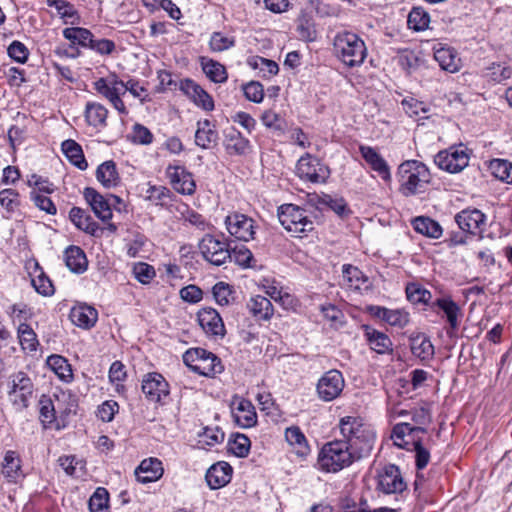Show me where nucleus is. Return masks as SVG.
<instances>
[{"label":"nucleus","instance_id":"nucleus-34","mask_svg":"<svg viewBox=\"0 0 512 512\" xmlns=\"http://www.w3.org/2000/svg\"><path fill=\"white\" fill-rule=\"evenodd\" d=\"M470 161V150L463 144L450 147V173L461 172Z\"/></svg>","mask_w":512,"mask_h":512},{"label":"nucleus","instance_id":"nucleus-9","mask_svg":"<svg viewBox=\"0 0 512 512\" xmlns=\"http://www.w3.org/2000/svg\"><path fill=\"white\" fill-rule=\"evenodd\" d=\"M94 86L96 91L107 98L120 114L128 113L121 99V96L126 94V88L124 82L119 80L116 75L100 78L94 83Z\"/></svg>","mask_w":512,"mask_h":512},{"label":"nucleus","instance_id":"nucleus-2","mask_svg":"<svg viewBox=\"0 0 512 512\" xmlns=\"http://www.w3.org/2000/svg\"><path fill=\"white\" fill-rule=\"evenodd\" d=\"M333 51L335 56L349 67L361 65L367 55L364 41L349 31H341L334 36Z\"/></svg>","mask_w":512,"mask_h":512},{"label":"nucleus","instance_id":"nucleus-64","mask_svg":"<svg viewBox=\"0 0 512 512\" xmlns=\"http://www.w3.org/2000/svg\"><path fill=\"white\" fill-rule=\"evenodd\" d=\"M40 418L43 423H52L56 418V408L50 398L40 400Z\"/></svg>","mask_w":512,"mask_h":512},{"label":"nucleus","instance_id":"nucleus-26","mask_svg":"<svg viewBox=\"0 0 512 512\" xmlns=\"http://www.w3.org/2000/svg\"><path fill=\"white\" fill-rule=\"evenodd\" d=\"M49 13L52 17L60 18L64 24L75 25L80 23V16L71 2H48Z\"/></svg>","mask_w":512,"mask_h":512},{"label":"nucleus","instance_id":"nucleus-40","mask_svg":"<svg viewBox=\"0 0 512 512\" xmlns=\"http://www.w3.org/2000/svg\"><path fill=\"white\" fill-rule=\"evenodd\" d=\"M108 110L99 103L88 102L85 107V118L94 127L106 124Z\"/></svg>","mask_w":512,"mask_h":512},{"label":"nucleus","instance_id":"nucleus-32","mask_svg":"<svg viewBox=\"0 0 512 512\" xmlns=\"http://www.w3.org/2000/svg\"><path fill=\"white\" fill-rule=\"evenodd\" d=\"M285 439L290 446L294 447L297 455L303 457L309 453L310 449L306 437L299 427L291 426L286 428Z\"/></svg>","mask_w":512,"mask_h":512},{"label":"nucleus","instance_id":"nucleus-7","mask_svg":"<svg viewBox=\"0 0 512 512\" xmlns=\"http://www.w3.org/2000/svg\"><path fill=\"white\" fill-rule=\"evenodd\" d=\"M183 362L192 371L211 377L223 371L220 359L202 348H192L183 354Z\"/></svg>","mask_w":512,"mask_h":512},{"label":"nucleus","instance_id":"nucleus-20","mask_svg":"<svg viewBox=\"0 0 512 512\" xmlns=\"http://www.w3.org/2000/svg\"><path fill=\"white\" fill-rule=\"evenodd\" d=\"M162 462L157 458H148L141 461L135 469V476L138 482L146 484L159 480L163 475Z\"/></svg>","mask_w":512,"mask_h":512},{"label":"nucleus","instance_id":"nucleus-11","mask_svg":"<svg viewBox=\"0 0 512 512\" xmlns=\"http://www.w3.org/2000/svg\"><path fill=\"white\" fill-rule=\"evenodd\" d=\"M224 223L228 233L237 240L248 242L255 238V221L245 214L233 212L226 216Z\"/></svg>","mask_w":512,"mask_h":512},{"label":"nucleus","instance_id":"nucleus-60","mask_svg":"<svg viewBox=\"0 0 512 512\" xmlns=\"http://www.w3.org/2000/svg\"><path fill=\"white\" fill-rule=\"evenodd\" d=\"M212 292H213L215 301L219 305L225 306V305L229 304L232 291L228 284H226L224 282H218L214 285Z\"/></svg>","mask_w":512,"mask_h":512},{"label":"nucleus","instance_id":"nucleus-37","mask_svg":"<svg viewBox=\"0 0 512 512\" xmlns=\"http://www.w3.org/2000/svg\"><path fill=\"white\" fill-rule=\"evenodd\" d=\"M490 173L499 181L512 184V162L506 159H492L489 162Z\"/></svg>","mask_w":512,"mask_h":512},{"label":"nucleus","instance_id":"nucleus-51","mask_svg":"<svg viewBox=\"0 0 512 512\" xmlns=\"http://www.w3.org/2000/svg\"><path fill=\"white\" fill-rule=\"evenodd\" d=\"M406 295L413 304H426L431 298V293L416 283L407 285Z\"/></svg>","mask_w":512,"mask_h":512},{"label":"nucleus","instance_id":"nucleus-28","mask_svg":"<svg viewBox=\"0 0 512 512\" xmlns=\"http://www.w3.org/2000/svg\"><path fill=\"white\" fill-rule=\"evenodd\" d=\"M67 268L73 273H83L87 269V259L84 251L77 246H69L64 252Z\"/></svg>","mask_w":512,"mask_h":512},{"label":"nucleus","instance_id":"nucleus-57","mask_svg":"<svg viewBox=\"0 0 512 512\" xmlns=\"http://www.w3.org/2000/svg\"><path fill=\"white\" fill-rule=\"evenodd\" d=\"M245 97L254 103H260L264 98L263 85L256 81H251L243 87Z\"/></svg>","mask_w":512,"mask_h":512},{"label":"nucleus","instance_id":"nucleus-19","mask_svg":"<svg viewBox=\"0 0 512 512\" xmlns=\"http://www.w3.org/2000/svg\"><path fill=\"white\" fill-rule=\"evenodd\" d=\"M180 89L198 107L205 111H212L214 109L213 98L195 81L191 79L182 80Z\"/></svg>","mask_w":512,"mask_h":512},{"label":"nucleus","instance_id":"nucleus-56","mask_svg":"<svg viewBox=\"0 0 512 512\" xmlns=\"http://www.w3.org/2000/svg\"><path fill=\"white\" fill-rule=\"evenodd\" d=\"M133 274L135 278L142 284H149L156 276L154 267L144 262H138L134 264Z\"/></svg>","mask_w":512,"mask_h":512},{"label":"nucleus","instance_id":"nucleus-1","mask_svg":"<svg viewBox=\"0 0 512 512\" xmlns=\"http://www.w3.org/2000/svg\"><path fill=\"white\" fill-rule=\"evenodd\" d=\"M339 429L343 440L357 459L370 454L373 449L376 435L372 427L359 417L345 416L339 421Z\"/></svg>","mask_w":512,"mask_h":512},{"label":"nucleus","instance_id":"nucleus-41","mask_svg":"<svg viewBox=\"0 0 512 512\" xmlns=\"http://www.w3.org/2000/svg\"><path fill=\"white\" fill-rule=\"evenodd\" d=\"M63 36L72 44L88 48L92 41L93 34L86 28L70 27L63 30Z\"/></svg>","mask_w":512,"mask_h":512},{"label":"nucleus","instance_id":"nucleus-13","mask_svg":"<svg viewBox=\"0 0 512 512\" xmlns=\"http://www.w3.org/2000/svg\"><path fill=\"white\" fill-rule=\"evenodd\" d=\"M344 386L342 373L336 369H331L318 380L316 388L319 398L328 402L336 399L343 391Z\"/></svg>","mask_w":512,"mask_h":512},{"label":"nucleus","instance_id":"nucleus-36","mask_svg":"<svg viewBox=\"0 0 512 512\" xmlns=\"http://www.w3.org/2000/svg\"><path fill=\"white\" fill-rule=\"evenodd\" d=\"M225 147L228 153L242 155L249 150V140L244 138L242 134L232 129L226 134Z\"/></svg>","mask_w":512,"mask_h":512},{"label":"nucleus","instance_id":"nucleus-45","mask_svg":"<svg viewBox=\"0 0 512 512\" xmlns=\"http://www.w3.org/2000/svg\"><path fill=\"white\" fill-rule=\"evenodd\" d=\"M20 473V460L14 451H8L5 454L2 464V474L10 482H15Z\"/></svg>","mask_w":512,"mask_h":512},{"label":"nucleus","instance_id":"nucleus-63","mask_svg":"<svg viewBox=\"0 0 512 512\" xmlns=\"http://www.w3.org/2000/svg\"><path fill=\"white\" fill-rule=\"evenodd\" d=\"M403 110L410 117H418L421 113L425 114L428 110L423 102H420L414 98L404 99L402 101Z\"/></svg>","mask_w":512,"mask_h":512},{"label":"nucleus","instance_id":"nucleus-31","mask_svg":"<svg viewBox=\"0 0 512 512\" xmlns=\"http://www.w3.org/2000/svg\"><path fill=\"white\" fill-rule=\"evenodd\" d=\"M195 133V143L203 149H209L217 142L218 133L213 129L209 120L199 121Z\"/></svg>","mask_w":512,"mask_h":512},{"label":"nucleus","instance_id":"nucleus-39","mask_svg":"<svg viewBox=\"0 0 512 512\" xmlns=\"http://www.w3.org/2000/svg\"><path fill=\"white\" fill-rule=\"evenodd\" d=\"M410 347L413 355L427 360L434 354V348L431 341L423 334H418L410 338Z\"/></svg>","mask_w":512,"mask_h":512},{"label":"nucleus","instance_id":"nucleus-42","mask_svg":"<svg viewBox=\"0 0 512 512\" xmlns=\"http://www.w3.org/2000/svg\"><path fill=\"white\" fill-rule=\"evenodd\" d=\"M31 380L23 373H18L12 380V389L10 394H15L22 402H25L27 397L32 395Z\"/></svg>","mask_w":512,"mask_h":512},{"label":"nucleus","instance_id":"nucleus-21","mask_svg":"<svg viewBox=\"0 0 512 512\" xmlns=\"http://www.w3.org/2000/svg\"><path fill=\"white\" fill-rule=\"evenodd\" d=\"M371 315L380 318L391 326L403 328L409 323V314L402 309H388L381 306H370Z\"/></svg>","mask_w":512,"mask_h":512},{"label":"nucleus","instance_id":"nucleus-50","mask_svg":"<svg viewBox=\"0 0 512 512\" xmlns=\"http://www.w3.org/2000/svg\"><path fill=\"white\" fill-rule=\"evenodd\" d=\"M260 120L266 128L274 132L282 134L285 130V120L273 110L264 111Z\"/></svg>","mask_w":512,"mask_h":512},{"label":"nucleus","instance_id":"nucleus-23","mask_svg":"<svg viewBox=\"0 0 512 512\" xmlns=\"http://www.w3.org/2000/svg\"><path fill=\"white\" fill-rule=\"evenodd\" d=\"M232 467L226 462L213 464L206 473V481L211 489H219L231 480Z\"/></svg>","mask_w":512,"mask_h":512},{"label":"nucleus","instance_id":"nucleus-52","mask_svg":"<svg viewBox=\"0 0 512 512\" xmlns=\"http://www.w3.org/2000/svg\"><path fill=\"white\" fill-rule=\"evenodd\" d=\"M229 261H233L235 264L243 267H252V261L254 260L252 252L245 246L235 247L230 249Z\"/></svg>","mask_w":512,"mask_h":512},{"label":"nucleus","instance_id":"nucleus-25","mask_svg":"<svg viewBox=\"0 0 512 512\" xmlns=\"http://www.w3.org/2000/svg\"><path fill=\"white\" fill-rule=\"evenodd\" d=\"M360 152L365 161L383 180H390L391 175L389 167L386 161L374 148L369 146H360Z\"/></svg>","mask_w":512,"mask_h":512},{"label":"nucleus","instance_id":"nucleus-8","mask_svg":"<svg viewBox=\"0 0 512 512\" xmlns=\"http://www.w3.org/2000/svg\"><path fill=\"white\" fill-rule=\"evenodd\" d=\"M412 421L411 423H399L393 428L392 439L396 446L409 449L410 440H406V438H414V434L417 432H423V425L427 424L430 421V415L425 408L415 409L411 412Z\"/></svg>","mask_w":512,"mask_h":512},{"label":"nucleus","instance_id":"nucleus-58","mask_svg":"<svg viewBox=\"0 0 512 512\" xmlns=\"http://www.w3.org/2000/svg\"><path fill=\"white\" fill-rule=\"evenodd\" d=\"M31 200L34 204L42 211L48 214L55 215L57 212L56 206L52 200L46 195L40 194L39 192L32 191L30 193Z\"/></svg>","mask_w":512,"mask_h":512},{"label":"nucleus","instance_id":"nucleus-16","mask_svg":"<svg viewBox=\"0 0 512 512\" xmlns=\"http://www.w3.org/2000/svg\"><path fill=\"white\" fill-rule=\"evenodd\" d=\"M378 489L386 494L400 493L406 489V483L396 465L384 466L378 474Z\"/></svg>","mask_w":512,"mask_h":512},{"label":"nucleus","instance_id":"nucleus-44","mask_svg":"<svg viewBox=\"0 0 512 512\" xmlns=\"http://www.w3.org/2000/svg\"><path fill=\"white\" fill-rule=\"evenodd\" d=\"M367 340L371 348L379 354H385L392 350V342L387 335L376 330L366 332Z\"/></svg>","mask_w":512,"mask_h":512},{"label":"nucleus","instance_id":"nucleus-55","mask_svg":"<svg viewBox=\"0 0 512 512\" xmlns=\"http://www.w3.org/2000/svg\"><path fill=\"white\" fill-rule=\"evenodd\" d=\"M47 363L60 378L66 379L72 376L70 365L64 357L52 355L48 358Z\"/></svg>","mask_w":512,"mask_h":512},{"label":"nucleus","instance_id":"nucleus-24","mask_svg":"<svg viewBox=\"0 0 512 512\" xmlns=\"http://www.w3.org/2000/svg\"><path fill=\"white\" fill-rule=\"evenodd\" d=\"M70 319L78 327L89 329L97 322L98 312L92 306L78 305L71 309Z\"/></svg>","mask_w":512,"mask_h":512},{"label":"nucleus","instance_id":"nucleus-17","mask_svg":"<svg viewBox=\"0 0 512 512\" xmlns=\"http://www.w3.org/2000/svg\"><path fill=\"white\" fill-rule=\"evenodd\" d=\"M172 187L179 193L191 195L195 192V182L192 174L184 167L178 165H169L166 169Z\"/></svg>","mask_w":512,"mask_h":512},{"label":"nucleus","instance_id":"nucleus-10","mask_svg":"<svg viewBox=\"0 0 512 512\" xmlns=\"http://www.w3.org/2000/svg\"><path fill=\"white\" fill-rule=\"evenodd\" d=\"M203 258L215 266L224 265L230 258V248L226 241L206 234L199 243Z\"/></svg>","mask_w":512,"mask_h":512},{"label":"nucleus","instance_id":"nucleus-12","mask_svg":"<svg viewBox=\"0 0 512 512\" xmlns=\"http://www.w3.org/2000/svg\"><path fill=\"white\" fill-rule=\"evenodd\" d=\"M297 175L313 183H323L329 176V169L310 154L302 156L296 165Z\"/></svg>","mask_w":512,"mask_h":512},{"label":"nucleus","instance_id":"nucleus-43","mask_svg":"<svg viewBox=\"0 0 512 512\" xmlns=\"http://www.w3.org/2000/svg\"><path fill=\"white\" fill-rule=\"evenodd\" d=\"M307 10L308 9L303 10L301 16L299 17L297 31L299 33V37L302 40L306 42H313L317 38V31L311 17L308 15L310 12Z\"/></svg>","mask_w":512,"mask_h":512},{"label":"nucleus","instance_id":"nucleus-61","mask_svg":"<svg viewBox=\"0 0 512 512\" xmlns=\"http://www.w3.org/2000/svg\"><path fill=\"white\" fill-rule=\"evenodd\" d=\"M153 138H154L153 134L147 127H145L141 124H135L133 126V131H132L133 142H135L137 144H141V145H149L152 143Z\"/></svg>","mask_w":512,"mask_h":512},{"label":"nucleus","instance_id":"nucleus-59","mask_svg":"<svg viewBox=\"0 0 512 512\" xmlns=\"http://www.w3.org/2000/svg\"><path fill=\"white\" fill-rule=\"evenodd\" d=\"M8 55L18 63H25L29 56L27 47L20 41H13L8 47Z\"/></svg>","mask_w":512,"mask_h":512},{"label":"nucleus","instance_id":"nucleus-47","mask_svg":"<svg viewBox=\"0 0 512 512\" xmlns=\"http://www.w3.org/2000/svg\"><path fill=\"white\" fill-rule=\"evenodd\" d=\"M429 14L421 7H414L408 15V27L414 31H423L428 28Z\"/></svg>","mask_w":512,"mask_h":512},{"label":"nucleus","instance_id":"nucleus-4","mask_svg":"<svg viewBox=\"0 0 512 512\" xmlns=\"http://www.w3.org/2000/svg\"><path fill=\"white\" fill-rule=\"evenodd\" d=\"M357 458L344 440H334L323 446L318 456V465L325 472H338L352 464Z\"/></svg>","mask_w":512,"mask_h":512},{"label":"nucleus","instance_id":"nucleus-3","mask_svg":"<svg viewBox=\"0 0 512 512\" xmlns=\"http://www.w3.org/2000/svg\"><path fill=\"white\" fill-rule=\"evenodd\" d=\"M400 191L404 196H412L425 191L430 182V172L421 162L410 160L398 168Z\"/></svg>","mask_w":512,"mask_h":512},{"label":"nucleus","instance_id":"nucleus-35","mask_svg":"<svg viewBox=\"0 0 512 512\" xmlns=\"http://www.w3.org/2000/svg\"><path fill=\"white\" fill-rule=\"evenodd\" d=\"M62 151L69 161L80 170L87 168V162L84 158L81 146L74 140L68 139L62 143Z\"/></svg>","mask_w":512,"mask_h":512},{"label":"nucleus","instance_id":"nucleus-5","mask_svg":"<svg viewBox=\"0 0 512 512\" xmlns=\"http://www.w3.org/2000/svg\"><path fill=\"white\" fill-rule=\"evenodd\" d=\"M278 218L284 229L296 237L314 229L311 213L294 204L281 205L278 208Z\"/></svg>","mask_w":512,"mask_h":512},{"label":"nucleus","instance_id":"nucleus-14","mask_svg":"<svg viewBox=\"0 0 512 512\" xmlns=\"http://www.w3.org/2000/svg\"><path fill=\"white\" fill-rule=\"evenodd\" d=\"M230 409L235 423L242 428H251L257 423V414L251 401L233 395L230 400Z\"/></svg>","mask_w":512,"mask_h":512},{"label":"nucleus","instance_id":"nucleus-15","mask_svg":"<svg viewBox=\"0 0 512 512\" xmlns=\"http://www.w3.org/2000/svg\"><path fill=\"white\" fill-rule=\"evenodd\" d=\"M142 392L149 401L161 403L170 393L169 384L161 374L147 373L142 379Z\"/></svg>","mask_w":512,"mask_h":512},{"label":"nucleus","instance_id":"nucleus-54","mask_svg":"<svg viewBox=\"0 0 512 512\" xmlns=\"http://www.w3.org/2000/svg\"><path fill=\"white\" fill-rule=\"evenodd\" d=\"M108 492L105 488H98L89 500V509L91 512H107L108 510Z\"/></svg>","mask_w":512,"mask_h":512},{"label":"nucleus","instance_id":"nucleus-38","mask_svg":"<svg viewBox=\"0 0 512 512\" xmlns=\"http://www.w3.org/2000/svg\"><path fill=\"white\" fill-rule=\"evenodd\" d=\"M412 226L416 232L431 238H439L443 232L438 222L424 216L415 218L412 221Z\"/></svg>","mask_w":512,"mask_h":512},{"label":"nucleus","instance_id":"nucleus-27","mask_svg":"<svg viewBox=\"0 0 512 512\" xmlns=\"http://www.w3.org/2000/svg\"><path fill=\"white\" fill-rule=\"evenodd\" d=\"M247 308L257 320H270L274 314L270 299L261 295L252 297L247 303Z\"/></svg>","mask_w":512,"mask_h":512},{"label":"nucleus","instance_id":"nucleus-22","mask_svg":"<svg viewBox=\"0 0 512 512\" xmlns=\"http://www.w3.org/2000/svg\"><path fill=\"white\" fill-rule=\"evenodd\" d=\"M84 197L91 206L94 214L103 222H108L112 218V210L107 199L98 193L94 188H86Z\"/></svg>","mask_w":512,"mask_h":512},{"label":"nucleus","instance_id":"nucleus-6","mask_svg":"<svg viewBox=\"0 0 512 512\" xmlns=\"http://www.w3.org/2000/svg\"><path fill=\"white\" fill-rule=\"evenodd\" d=\"M461 234L450 235V244L466 243L470 236L481 235L486 225V215L478 209H464L455 216Z\"/></svg>","mask_w":512,"mask_h":512},{"label":"nucleus","instance_id":"nucleus-18","mask_svg":"<svg viewBox=\"0 0 512 512\" xmlns=\"http://www.w3.org/2000/svg\"><path fill=\"white\" fill-rule=\"evenodd\" d=\"M197 320L207 335L224 337L225 326L220 314L211 307L202 308L197 314Z\"/></svg>","mask_w":512,"mask_h":512},{"label":"nucleus","instance_id":"nucleus-53","mask_svg":"<svg viewBox=\"0 0 512 512\" xmlns=\"http://www.w3.org/2000/svg\"><path fill=\"white\" fill-rule=\"evenodd\" d=\"M235 45V38L232 36H226L221 32L212 33L209 41L210 49L213 52H223L230 49Z\"/></svg>","mask_w":512,"mask_h":512},{"label":"nucleus","instance_id":"nucleus-33","mask_svg":"<svg viewBox=\"0 0 512 512\" xmlns=\"http://www.w3.org/2000/svg\"><path fill=\"white\" fill-rule=\"evenodd\" d=\"M96 177L104 187H115L120 182V177L113 161H106L99 165L96 171Z\"/></svg>","mask_w":512,"mask_h":512},{"label":"nucleus","instance_id":"nucleus-30","mask_svg":"<svg viewBox=\"0 0 512 512\" xmlns=\"http://www.w3.org/2000/svg\"><path fill=\"white\" fill-rule=\"evenodd\" d=\"M343 279L347 286L354 290H366L370 286L369 279L360 269L352 265L343 266Z\"/></svg>","mask_w":512,"mask_h":512},{"label":"nucleus","instance_id":"nucleus-46","mask_svg":"<svg viewBox=\"0 0 512 512\" xmlns=\"http://www.w3.org/2000/svg\"><path fill=\"white\" fill-rule=\"evenodd\" d=\"M202 69L206 76L215 83H223L227 80L225 67L214 60L202 62Z\"/></svg>","mask_w":512,"mask_h":512},{"label":"nucleus","instance_id":"nucleus-62","mask_svg":"<svg viewBox=\"0 0 512 512\" xmlns=\"http://www.w3.org/2000/svg\"><path fill=\"white\" fill-rule=\"evenodd\" d=\"M32 285L35 290L44 296H49L54 293V287L51 280L41 272L36 278L32 279Z\"/></svg>","mask_w":512,"mask_h":512},{"label":"nucleus","instance_id":"nucleus-48","mask_svg":"<svg viewBox=\"0 0 512 512\" xmlns=\"http://www.w3.org/2000/svg\"><path fill=\"white\" fill-rule=\"evenodd\" d=\"M19 343L23 350L34 351L38 345L36 333L26 323H20L18 327Z\"/></svg>","mask_w":512,"mask_h":512},{"label":"nucleus","instance_id":"nucleus-29","mask_svg":"<svg viewBox=\"0 0 512 512\" xmlns=\"http://www.w3.org/2000/svg\"><path fill=\"white\" fill-rule=\"evenodd\" d=\"M69 218L78 229L92 236L96 235L99 230L98 224L93 221L90 215L79 207H73L70 210Z\"/></svg>","mask_w":512,"mask_h":512},{"label":"nucleus","instance_id":"nucleus-49","mask_svg":"<svg viewBox=\"0 0 512 512\" xmlns=\"http://www.w3.org/2000/svg\"><path fill=\"white\" fill-rule=\"evenodd\" d=\"M251 442L244 434H236L233 439L228 442V451L233 455L244 458L248 455Z\"/></svg>","mask_w":512,"mask_h":512}]
</instances>
